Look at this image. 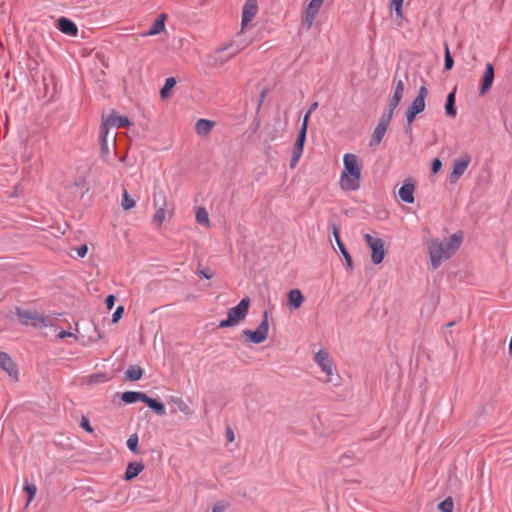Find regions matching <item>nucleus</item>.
<instances>
[{
    "label": "nucleus",
    "instance_id": "obj_53",
    "mask_svg": "<svg viewBox=\"0 0 512 512\" xmlns=\"http://www.w3.org/2000/svg\"><path fill=\"white\" fill-rule=\"evenodd\" d=\"M201 275L207 279H209L211 276L201 271Z\"/></svg>",
    "mask_w": 512,
    "mask_h": 512
},
{
    "label": "nucleus",
    "instance_id": "obj_32",
    "mask_svg": "<svg viewBox=\"0 0 512 512\" xmlns=\"http://www.w3.org/2000/svg\"><path fill=\"white\" fill-rule=\"evenodd\" d=\"M176 80L174 77H169L165 80L164 86L160 90V95L163 99L170 96V91L175 87Z\"/></svg>",
    "mask_w": 512,
    "mask_h": 512
},
{
    "label": "nucleus",
    "instance_id": "obj_17",
    "mask_svg": "<svg viewBox=\"0 0 512 512\" xmlns=\"http://www.w3.org/2000/svg\"><path fill=\"white\" fill-rule=\"evenodd\" d=\"M314 359L324 373L328 376L333 375V362L326 351H318Z\"/></svg>",
    "mask_w": 512,
    "mask_h": 512
},
{
    "label": "nucleus",
    "instance_id": "obj_30",
    "mask_svg": "<svg viewBox=\"0 0 512 512\" xmlns=\"http://www.w3.org/2000/svg\"><path fill=\"white\" fill-rule=\"evenodd\" d=\"M446 114L455 117L456 116V108H455V92H451L447 96L446 105H445Z\"/></svg>",
    "mask_w": 512,
    "mask_h": 512
},
{
    "label": "nucleus",
    "instance_id": "obj_38",
    "mask_svg": "<svg viewBox=\"0 0 512 512\" xmlns=\"http://www.w3.org/2000/svg\"><path fill=\"white\" fill-rule=\"evenodd\" d=\"M306 133L305 132V128L304 129H300V132L298 134V137H297V140L294 144V147L295 148H298V149H301L303 150L304 149V143H305V139H306Z\"/></svg>",
    "mask_w": 512,
    "mask_h": 512
},
{
    "label": "nucleus",
    "instance_id": "obj_29",
    "mask_svg": "<svg viewBox=\"0 0 512 512\" xmlns=\"http://www.w3.org/2000/svg\"><path fill=\"white\" fill-rule=\"evenodd\" d=\"M170 402L175 404L180 412H182L185 415H191L192 410L189 407V405L180 397H171Z\"/></svg>",
    "mask_w": 512,
    "mask_h": 512
},
{
    "label": "nucleus",
    "instance_id": "obj_19",
    "mask_svg": "<svg viewBox=\"0 0 512 512\" xmlns=\"http://www.w3.org/2000/svg\"><path fill=\"white\" fill-rule=\"evenodd\" d=\"M332 231H333V236L335 238L336 244L345 260L347 269L352 270L353 269L352 257L349 254V252L347 251V249L345 248L343 242L341 241L340 236H339V229L337 228L336 225L332 226Z\"/></svg>",
    "mask_w": 512,
    "mask_h": 512
},
{
    "label": "nucleus",
    "instance_id": "obj_10",
    "mask_svg": "<svg viewBox=\"0 0 512 512\" xmlns=\"http://www.w3.org/2000/svg\"><path fill=\"white\" fill-rule=\"evenodd\" d=\"M392 116H393V114L391 113V111H386L381 116V118L372 134V138L370 141L371 147L378 146L381 143V141L387 131V127L392 119Z\"/></svg>",
    "mask_w": 512,
    "mask_h": 512
},
{
    "label": "nucleus",
    "instance_id": "obj_22",
    "mask_svg": "<svg viewBox=\"0 0 512 512\" xmlns=\"http://www.w3.org/2000/svg\"><path fill=\"white\" fill-rule=\"evenodd\" d=\"M58 29L66 34V35H69V36H76L78 34V28L77 26L75 25L74 22H72L71 20H69L68 18H65V17H61L59 20H58Z\"/></svg>",
    "mask_w": 512,
    "mask_h": 512
},
{
    "label": "nucleus",
    "instance_id": "obj_21",
    "mask_svg": "<svg viewBox=\"0 0 512 512\" xmlns=\"http://www.w3.org/2000/svg\"><path fill=\"white\" fill-rule=\"evenodd\" d=\"M166 19L167 15L165 13L160 14L155 19L150 29L147 32L143 33L142 36H155L163 32L165 30Z\"/></svg>",
    "mask_w": 512,
    "mask_h": 512
},
{
    "label": "nucleus",
    "instance_id": "obj_50",
    "mask_svg": "<svg viewBox=\"0 0 512 512\" xmlns=\"http://www.w3.org/2000/svg\"><path fill=\"white\" fill-rule=\"evenodd\" d=\"M310 115L311 114L309 112H307L305 114V116H304V119H303V123H302L301 129H304V127H305V132H307L308 120H309Z\"/></svg>",
    "mask_w": 512,
    "mask_h": 512
},
{
    "label": "nucleus",
    "instance_id": "obj_49",
    "mask_svg": "<svg viewBox=\"0 0 512 512\" xmlns=\"http://www.w3.org/2000/svg\"><path fill=\"white\" fill-rule=\"evenodd\" d=\"M282 134H283L282 131L275 130V131H273V133H269L268 138L270 141H273L276 138L281 137Z\"/></svg>",
    "mask_w": 512,
    "mask_h": 512
},
{
    "label": "nucleus",
    "instance_id": "obj_18",
    "mask_svg": "<svg viewBox=\"0 0 512 512\" xmlns=\"http://www.w3.org/2000/svg\"><path fill=\"white\" fill-rule=\"evenodd\" d=\"M494 81V67L491 63H487L485 66L484 75L482 78V84L480 87L479 94L485 95L491 88Z\"/></svg>",
    "mask_w": 512,
    "mask_h": 512
},
{
    "label": "nucleus",
    "instance_id": "obj_41",
    "mask_svg": "<svg viewBox=\"0 0 512 512\" xmlns=\"http://www.w3.org/2000/svg\"><path fill=\"white\" fill-rule=\"evenodd\" d=\"M124 312L123 306H118L112 315V322L116 323L120 320Z\"/></svg>",
    "mask_w": 512,
    "mask_h": 512
},
{
    "label": "nucleus",
    "instance_id": "obj_12",
    "mask_svg": "<svg viewBox=\"0 0 512 512\" xmlns=\"http://www.w3.org/2000/svg\"><path fill=\"white\" fill-rule=\"evenodd\" d=\"M471 162V155L465 154L453 162L452 171L449 175L450 183H456L466 172Z\"/></svg>",
    "mask_w": 512,
    "mask_h": 512
},
{
    "label": "nucleus",
    "instance_id": "obj_14",
    "mask_svg": "<svg viewBox=\"0 0 512 512\" xmlns=\"http://www.w3.org/2000/svg\"><path fill=\"white\" fill-rule=\"evenodd\" d=\"M0 368L3 369L12 380H18L17 365L11 357L4 352H0Z\"/></svg>",
    "mask_w": 512,
    "mask_h": 512
},
{
    "label": "nucleus",
    "instance_id": "obj_48",
    "mask_svg": "<svg viewBox=\"0 0 512 512\" xmlns=\"http://www.w3.org/2000/svg\"><path fill=\"white\" fill-rule=\"evenodd\" d=\"M225 434H226V439H227L228 442H233L234 441L235 435H234L233 430L230 427H228L226 429V433Z\"/></svg>",
    "mask_w": 512,
    "mask_h": 512
},
{
    "label": "nucleus",
    "instance_id": "obj_33",
    "mask_svg": "<svg viewBox=\"0 0 512 512\" xmlns=\"http://www.w3.org/2000/svg\"><path fill=\"white\" fill-rule=\"evenodd\" d=\"M405 0H390V9L394 10L396 18L402 20L404 18L403 3Z\"/></svg>",
    "mask_w": 512,
    "mask_h": 512
},
{
    "label": "nucleus",
    "instance_id": "obj_9",
    "mask_svg": "<svg viewBox=\"0 0 512 512\" xmlns=\"http://www.w3.org/2000/svg\"><path fill=\"white\" fill-rule=\"evenodd\" d=\"M408 79V75H404V79L398 78L397 75L394 76V92L392 97L389 99L388 109L386 111H391L394 113V110L397 108L399 103L401 102L405 90V81Z\"/></svg>",
    "mask_w": 512,
    "mask_h": 512
},
{
    "label": "nucleus",
    "instance_id": "obj_5",
    "mask_svg": "<svg viewBox=\"0 0 512 512\" xmlns=\"http://www.w3.org/2000/svg\"><path fill=\"white\" fill-rule=\"evenodd\" d=\"M269 332V320H268V313L265 311L263 313V319L256 330H243L241 335L242 337L250 343L253 344H261L263 343L267 337Z\"/></svg>",
    "mask_w": 512,
    "mask_h": 512
},
{
    "label": "nucleus",
    "instance_id": "obj_28",
    "mask_svg": "<svg viewBox=\"0 0 512 512\" xmlns=\"http://www.w3.org/2000/svg\"><path fill=\"white\" fill-rule=\"evenodd\" d=\"M195 218L197 223H199L200 225L206 228L210 227L209 215L206 208L198 207L196 210Z\"/></svg>",
    "mask_w": 512,
    "mask_h": 512
},
{
    "label": "nucleus",
    "instance_id": "obj_24",
    "mask_svg": "<svg viewBox=\"0 0 512 512\" xmlns=\"http://www.w3.org/2000/svg\"><path fill=\"white\" fill-rule=\"evenodd\" d=\"M144 470V464L142 462H131L127 465L125 471V480L130 481L138 476Z\"/></svg>",
    "mask_w": 512,
    "mask_h": 512
},
{
    "label": "nucleus",
    "instance_id": "obj_37",
    "mask_svg": "<svg viewBox=\"0 0 512 512\" xmlns=\"http://www.w3.org/2000/svg\"><path fill=\"white\" fill-rule=\"evenodd\" d=\"M24 490L28 493V500H27V506L31 503V501L34 499L35 495H36V492H37V487L35 484L33 483H27L25 484L24 486Z\"/></svg>",
    "mask_w": 512,
    "mask_h": 512
},
{
    "label": "nucleus",
    "instance_id": "obj_35",
    "mask_svg": "<svg viewBox=\"0 0 512 512\" xmlns=\"http://www.w3.org/2000/svg\"><path fill=\"white\" fill-rule=\"evenodd\" d=\"M438 510L441 512H453L454 503L451 497L446 498L442 502H440L437 506Z\"/></svg>",
    "mask_w": 512,
    "mask_h": 512
},
{
    "label": "nucleus",
    "instance_id": "obj_40",
    "mask_svg": "<svg viewBox=\"0 0 512 512\" xmlns=\"http://www.w3.org/2000/svg\"><path fill=\"white\" fill-rule=\"evenodd\" d=\"M453 64H454V61H453V58L451 57L449 46L446 44L445 45V69L451 70L453 67Z\"/></svg>",
    "mask_w": 512,
    "mask_h": 512
},
{
    "label": "nucleus",
    "instance_id": "obj_2",
    "mask_svg": "<svg viewBox=\"0 0 512 512\" xmlns=\"http://www.w3.org/2000/svg\"><path fill=\"white\" fill-rule=\"evenodd\" d=\"M362 164L353 153L343 155V169L339 177V187L343 191H357L361 186Z\"/></svg>",
    "mask_w": 512,
    "mask_h": 512
},
{
    "label": "nucleus",
    "instance_id": "obj_27",
    "mask_svg": "<svg viewBox=\"0 0 512 512\" xmlns=\"http://www.w3.org/2000/svg\"><path fill=\"white\" fill-rule=\"evenodd\" d=\"M214 126V122L207 119H199L196 122L195 130L198 135H207Z\"/></svg>",
    "mask_w": 512,
    "mask_h": 512
},
{
    "label": "nucleus",
    "instance_id": "obj_39",
    "mask_svg": "<svg viewBox=\"0 0 512 512\" xmlns=\"http://www.w3.org/2000/svg\"><path fill=\"white\" fill-rule=\"evenodd\" d=\"M138 441L137 434H132L127 440V447L134 453L137 452Z\"/></svg>",
    "mask_w": 512,
    "mask_h": 512
},
{
    "label": "nucleus",
    "instance_id": "obj_51",
    "mask_svg": "<svg viewBox=\"0 0 512 512\" xmlns=\"http://www.w3.org/2000/svg\"><path fill=\"white\" fill-rule=\"evenodd\" d=\"M224 510V507L222 505H215L213 508H212V512H223Z\"/></svg>",
    "mask_w": 512,
    "mask_h": 512
},
{
    "label": "nucleus",
    "instance_id": "obj_15",
    "mask_svg": "<svg viewBox=\"0 0 512 512\" xmlns=\"http://www.w3.org/2000/svg\"><path fill=\"white\" fill-rule=\"evenodd\" d=\"M325 0H311L304 13V22L310 28Z\"/></svg>",
    "mask_w": 512,
    "mask_h": 512
},
{
    "label": "nucleus",
    "instance_id": "obj_20",
    "mask_svg": "<svg viewBox=\"0 0 512 512\" xmlns=\"http://www.w3.org/2000/svg\"><path fill=\"white\" fill-rule=\"evenodd\" d=\"M415 185L410 181H405L398 191L400 199L405 203L414 202Z\"/></svg>",
    "mask_w": 512,
    "mask_h": 512
},
{
    "label": "nucleus",
    "instance_id": "obj_4",
    "mask_svg": "<svg viewBox=\"0 0 512 512\" xmlns=\"http://www.w3.org/2000/svg\"><path fill=\"white\" fill-rule=\"evenodd\" d=\"M250 305L248 297L243 298L237 306L230 308L227 312V319L219 323L220 328L233 327L243 321L247 314Z\"/></svg>",
    "mask_w": 512,
    "mask_h": 512
},
{
    "label": "nucleus",
    "instance_id": "obj_13",
    "mask_svg": "<svg viewBox=\"0 0 512 512\" xmlns=\"http://www.w3.org/2000/svg\"><path fill=\"white\" fill-rule=\"evenodd\" d=\"M258 13V2L257 0H246L243 10H242V19H241V31L238 34L240 37L243 33L244 27L247 26L257 15Z\"/></svg>",
    "mask_w": 512,
    "mask_h": 512
},
{
    "label": "nucleus",
    "instance_id": "obj_31",
    "mask_svg": "<svg viewBox=\"0 0 512 512\" xmlns=\"http://www.w3.org/2000/svg\"><path fill=\"white\" fill-rule=\"evenodd\" d=\"M136 205V201L128 194L126 189H123L122 198H121V207L128 211L134 208Z\"/></svg>",
    "mask_w": 512,
    "mask_h": 512
},
{
    "label": "nucleus",
    "instance_id": "obj_47",
    "mask_svg": "<svg viewBox=\"0 0 512 512\" xmlns=\"http://www.w3.org/2000/svg\"><path fill=\"white\" fill-rule=\"evenodd\" d=\"M58 337H59L60 339H64V338H66V337H73L75 340H77V337H76L73 333L68 332V331H64V330H62V331H60V332L58 333Z\"/></svg>",
    "mask_w": 512,
    "mask_h": 512
},
{
    "label": "nucleus",
    "instance_id": "obj_52",
    "mask_svg": "<svg viewBox=\"0 0 512 512\" xmlns=\"http://www.w3.org/2000/svg\"><path fill=\"white\" fill-rule=\"evenodd\" d=\"M317 107H318V103L314 102L311 104V106L307 112H309L311 114L313 111H315L317 109Z\"/></svg>",
    "mask_w": 512,
    "mask_h": 512
},
{
    "label": "nucleus",
    "instance_id": "obj_1",
    "mask_svg": "<svg viewBox=\"0 0 512 512\" xmlns=\"http://www.w3.org/2000/svg\"><path fill=\"white\" fill-rule=\"evenodd\" d=\"M463 242V233L455 232L449 237L443 239L432 238L427 243V249L432 269H437L440 265L456 254Z\"/></svg>",
    "mask_w": 512,
    "mask_h": 512
},
{
    "label": "nucleus",
    "instance_id": "obj_26",
    "mask_svg": "<svg viewBox=\"0 0 512 512\" xmlns=\"http://www.w3.org/2000/svg\"><path fill=\"white\" fill-rule=\"evenodd\" d=\"M143 402L151 408L154 412H156L160 416H164L166 414L165 407L162 403L157 400L150 398L145 394Z\"/></svg>",
    "mask_w": 512,
    "mask_h": 512
},
{
    "label": "nucleus",
    "instance_id": "obj_45",
    "mask_svg": "<svg viewBox=\"0 0 512 512\" xmlns=\"http://www.w3.org/2000/svg\"><path fill=\"white\" fill-rule=\"evenodd\" d=\"M107 136H108V134H105V133L102 134V131L100 130V138H101V142H102V150L105 151V152H108Z\"/></svg>",
    "mask_w": 512,
    "mask_h": 512
},
{
    "label": "nucleus",
    "instance_id": "obj_36",
    "mask_svg": "<svg viewBox=\"0 0 512 512\" xmlns=\"http://www.w3.org/2000/svg\"><path fill=\"white\" fill-rule=\"evenodd\" d=\"M302 154H303V150L293 147L292 157L290 160V168L291 169H294L297 166Z\"/></svg>",
    "mask_w": 512,
    "mask_h": 512
},
{
    "label": "nucleus",
    "instance_id": "obj_11",
    "mask_svg": "<svg viewBox=\"0 0 512 512\" xmlns=\"http://www.w3.org/2000/svg\"><path fill=\"white\" fill-rule=\"evenodd\" d=\"M249 44L250 42L245 41L240 43L232 42L229 45L220 48L216 51L217 59L221 62L228 61L229 59L240 53L242 50H244L246 47H248Z\"/></svg>",
    "mask_w": 512,
    "mask_h": 512
},
{
    "label": "nucleus",
    "instance_id": "obj_44",
    "mask_svg": "<svg viewBox=\"0 0 512 512\" xmlns=\"http://www.w3.org/2000/svg\"><path fill=\"white\" fill-rule=\"evenodd\" d=\"M76 251H77V255L80 258H84L88 252V247L86 244H84V245H81L79 248H77Z\"/></svg>",
    "mask_w": 512,
    "mask_h": 512
},
{
    "label": "nucleus",
    "instance_id": "obj_7",
    "mask_svg": "<svg viewBox=\"0 0 512 512\" xmlns=\"http://www.w3.org/2000/svg\"><path fill=\"white\" fill-rule=\"evenodd\" d=\"M364 240L368 247L371 249V261L373 264L378 265L380 264L385 257V248H384V241L379 238L372 236L371 234H365Z\"/></svg>",
    "mask_w": 512,
    "mask_h": 512
},
{
    "label": "nucleus",
    "instance_id": "obj_3",
    "mask_svg": "<svg viewBox=\"0 0 512 512\" xmlns=\"http://www.w3.org/2000/svg\"><path fill=\"white\" fill-rule=\"evenodd\" d=\"M153 207L155 212L152 216V223L161 228L167 219L174 216V207L169 204L166 193L159 189L153 193Z\"/></svg>",
    "mask_w": 512,
    "mask_h": 512
},
{
    "label": "nucleus",
    "instance_id": "obj_46",
    "mask_svg": "<svg viewBox=\"0 0 512 512\" xmlns=\"http://www.w3.org/2000/svg\"><path fill=\"white\" fill-rule=\"evenodd\" d=\"M115 303V296L114 295H108L105 304L108 310L112 309Z\"/></svg>",
    "mask_w": 512,
    "mask_h": 512
},
{
    "label": "nucleus",
    "instance_id": "obj_43",
    "mask_svg": "<svg viewBox=\"0 0 512 512\" xmlns=\"http://www.w3.org/2000/svg\"><path fill=\"white\" fill-rule=\"evenodd\" d=\"M441 168H442V162L438 158L434 159L432 162V165H431V172L433 174H436L441 170Z\"/></svg>",
    "mask_w": 512,
    "mask_h": 512
},
{
    "label": "nucleus",
    "instance_id": "obj_23",
    "mask_svg": "<svg viewBox=\"0 0 512 512\" xmlns=\"http://www.w3.org/2000/svg\"><path fill=\"white\" fill-rule=\"evenodd\" d=\"M304 302V296L299 289L290 290L288 293V304L293 309H298Z\"/></svg>",
    "mask_w": 512,
    "mask_h": 512
},
{
    "label": "nucleus",
    "instance_id": "obj_42",
    "mask_svg": "<svg viewBox=\"0 0 512 512\" xmlns=\"http://www.w3.org/2000/svg\"><path fill=\"white\" fill-rule=\"evenodd\" d=\"M80 426L85 430L87 431L88 433H92L93 432V428L92 426L90 425V422L89 420L86 418V417H82L81 421H80Z\"/></svg>",
    "mask_w": 512,
    "mask_h": 512
},
{
    "label": "nucleus",
    "instance_id": "obj_16",
    "mask_svg": "<svg viewBox=\"0 0 512 512\" xmlns=\"http://www.w3.org/2000/svg\"><path fill=\"white\" fill-rule=\"evenodd\" d=\"M131 123L130 121L128 120L127 117H124V116H119V115H116V114H111L108 116V118L106 119V121L101 125V131H102V134L105 133V134H108V126H113V127H127L129 126Z\"/></svg>",
    "mask_w": 512,
    "mask_h": 512
},
{
    "label": "nucleus",
    "instance_id": "obj_6",
    "mask_svg": "<svg viewBox=\"0 0 512 512\" xmlns=\"http://www.w3.org/2000/svg\"><path fill=\"white\" fill-rule=\"evenodd\" d=\"M427 95L428 89L425 85H422L419 88L418 95L415 97L406 111V121L409 126L414 122L416 116L425 110V99Z\"/></svg>",
    "mask_w": 512,
    "mask_h": 512
},
{
    "label": "nucleus",
    "instance_id": "obj_34",
    "mask_svg": "<svg viewBox=\"0 0 512 512\" xmlns=\"http://www.w3.org/2000/svg\"><path fill=\"white\" fill-rule=\"evenodd\" d=\"M143 370L139 366H131L126 371V376L131 381H137L141 379Z\"/></svg>",
    "mask_w": 512,
    "mask_h": 512
},
{
    "label": "nucleus",
    "instance_id": "obj_25",
    "mask_svg": "<svg viewBox=\"0 0 512 512\" xmlns=\"http://www.w3.org/2000/svg\"><path fill=\"white\" fill-rule=\"evenodd\" d=\"M145 393L137 391H126L122 393L121 400L126 404H132L144 400Z\"/></svg>",
    "mask_w": 512,
    "mask_h": 512
},
{
    "label": "nucleus",
    "instance_id": "obj_8",
    "mask_svg": "<svg viewBox=\"0 0 512 512\" xmlns=\"http://www.w3.org/2000/svg\"><path fill=\"white\" fill-rule=\"evenodd\" d=\"M16 315L19 322L26 326H40L45 324V317L33 310L16 308Z\"/></svg>",
    "mask_w": 512,
    "mask_h": 512
}]
</instances>
